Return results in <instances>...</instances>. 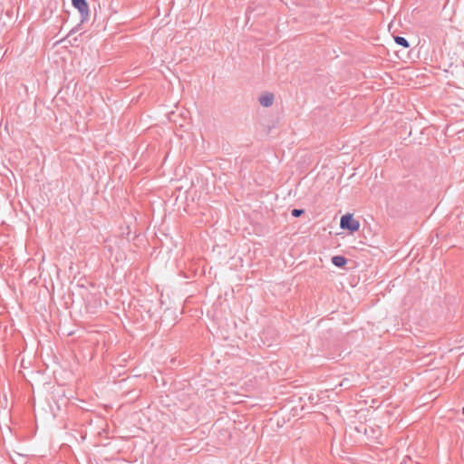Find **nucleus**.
I'll list each match as a JSON object with an SVG mask.
<instances>
[{
	"mask_svg": "<svg viewBox=\"0 0 464 464\" xmlns=\"http://www.w3.org/2000/svg\"><path fill=\"white\" fill-rule=\"evenodd\" d=\"M72 6L76 8L81 14V23L85 22L90 14L88 3L86 0H72Z\"/></svg>",
	"mask_w": 464,
	"mask_h": 464,
	"instance_id": "f03ea898",
	"label": "nucleus"
},
{
	"mask_svg": "<svg viewBox=\"0 0 464 464\" xmlns=\"http://www.w3.org/2000/svg\"><path fill=\"white\" fill-rule=\"evenodd\" d=\"M304 213V209H300V208H294V209L291 211V215H292L294 218H299V217H300V216H302Z\"/></svg>",
	"mask_w": 464,
	"mask_h": 464,
	"instance_id": "423d86ee",
	"label": "nucleus"
},
{
	"mask_svg": "<svg viewBox=\"0 0 464 464\" xmlns=\"http://www.w3.org/2000/svg\"><path fill=\"white\" fill-rule=\"evenodd\" d=\"M340 227L342 229H346L351 233H354L359 230L360 222L354 219L352 214L347 213L341 218Z\"/></svg>",
	"mask_w": 464,
	"mask_h": 464,
	"instance_id": "f257e3e1",
	"label": "nucleus"
},
{
	"mask_svg": "<svg viewBox=\"0 0 464 464\" xmlns=\"http://www.w3.org/2000/svg\"><path fill=\"white\" fill-rule=\"evenodd\" d=\"M462 413H463V415H464V407L462 408Z\"/></svg>",
	"mask_w": 464,
	"mask_h": 464,
	"instance_id": "0eeeda50",
	"label": "nucleus"
},
{
	"mask_svg": "<svg viewBox=\"0 0 464 464\" xmlns=\"http://www.w3.org/2000/svg\"><path fill=\"white\" fill-rule=\"evenodd\" d=\"M259 102L264 107H270L274 102V94L273 93H266L259 97Z\"/></svg>",
	"mask_w": 464,
	"mask_h": 464,
	"instance_id": "7ed1b4c3",
	"label": "nucleus"
},
{
	"mask_svg": "<svg viewBox=\"0 0 464 464\" xmlns=\"http://www.w3.org/2000/svg\"><path fill=\"white\" fill-rule=\"evenodd\" d=\"M394 41L397 44L402 46L403 48H409L410 47V44L408 42V40L402 36H394Z\"/></svg>",
	"mask_w": 464,
	"mask_h": 464,
	"instance_id": "39448f33",
	"label": "nucleus"
},
{
	"mask_svg": "<svg viewBox=\"0 0 464 464\" xmlns=\"http://www.w3.org/2000/svg\"><path fill=\"white\" fill-rule=\"evenodd\" d=\"M332 263L337 267H343L347 264V259L343 256H334L332 257Z\"/></svg>",
	"mask_w": 464,
	"mask_h": 464,
	"instance_id": "20e7f679",
	"label": "nucleus"
}]
</instances>
